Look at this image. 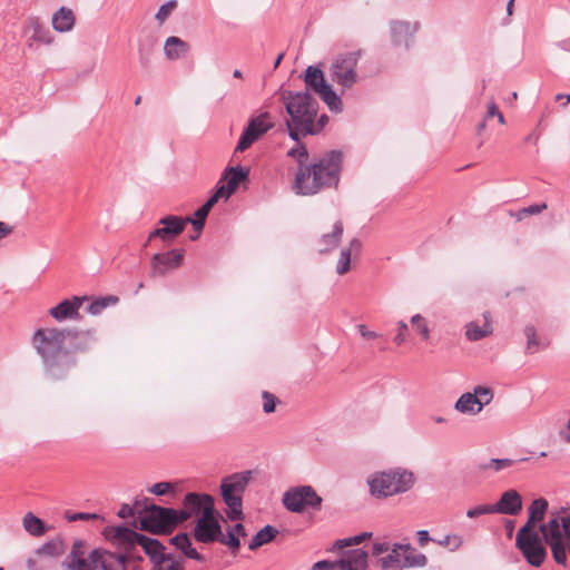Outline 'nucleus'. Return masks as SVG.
I'll return each mask as SVG.
<instances>
[{
    "instance_id": "1",
    "label": "nucleus",
    "mask_w": 570,
    "mask_h": 570,
    "mask_svg": "<svg viewBox=\"0 0 570 570\" xmlns=\"http://www.w3.org/2000/svg\"><path fill=\"white\" fill-rule=\"evenodd\" d=\"M90 337L58 328H39L32 336V346L41 356L43 373L50 381L69 377L77 366L76 354L89 350Z\"/></svg>"
},
{
    "instance_id": "2",
    "label": "nucleus",
    "mask_w": 570,
    "mask_h": 570,
    "mask_svg": "<svg viewBox=\"0 0 570 570\" xmlns=\"http://www.w3.org/2000/svg\"><path fill=\"white\" fill-rule=\"evenodd\" d=\"M342 154L331 151L307 167H298L293 188L296 194L311 196L321 189L337 186Z\"/></svg>"
},
{
    "instance_id": "3",
    "label": "nucleus",
    "mask_w": 570,
    "mask_h": 570,
    "mask_svg": "<svg viewBox=\"0 0 570 570\" xmlns=\"http://www.w3.org/2000/svg\"><path fill=\"white\" fill-rule=\"evenodd\" d=\"M114 544L139 546L150 557V570H184L181 559L164 552V547L155 539L137 533L128 528H110L105 532Z\"/></svg>"
},
{
    "instance_id": "4",
    "label": "nucleus",
    "mask_w": 570,
    "mask_h": 570,
    "mask_svg": "<svg viewBox=\"0 0 570 570\" xmlns=\"http://www.w3.org/2000/svg\"><path fill=\"white\" fill-rule=\"evenodd\" d=\"M414 474L400 468L375 472L367 479L370 493L376 499H385L404 493L414 485Z\"/></svg>"
},
{
    "instance_id": "5",
    "label": "nucleus",
    "mask_w": 570,
    "mask_h": 570,
    "mask_svg": "<svg viewBox=\"0 0 570 570\" xmlns=\"http://www.w3.org/2000/svg\"><path fill=\"white\" fill-rule=\"evenodd\" d=\"M281 100L285 105L286 112L291 118L289 120L298 124L303 129L306 126L316 127L315 119L318 104L307 91L293 92L283 90L281 92Z\"/></svg>"
},
{
    "instance_id": "6",
    "label": "nucleus",
    "mask_w": 570,
    "mask_h": 570,
    "mask_svg": "<svg viewBox=\"0 0 570 570\" xmlns=\"http://www.w3.org/2000/svg\"><path fill=\"white\" fill-rule=\"evenodd\" d=\"M546 543L559 564H566L567 551L570 552V517H553L540 527Z\"/></svg>"
},
{
    "instance_id": "7",
    "label": "nucleus",
    "mask_w": 570,
    "mask_h": 570,
    "mask_svg": "<svg viewBox=\"0 0 570 570\" xmlns=\"http://www.w3.org/2000/svg\"><path fill=\"white\" fill-rule=\"evenodd\" d=\"M362 50L348 51L337 55L330 68L328 73L333 82L344 90H350L358 81L357 63L361 59Z\"/></svg>"
},
{
    "instance_id": "8",
    "label": "nucleus",
    "mask_w": 570,
    "mask_h": 570,
    "mask_svg": "<svg viewBox=\"0 0 570 570\" xmlns=\"http://www.w3.org/2000/svg\"><path fill=\"white\" fill-rule=\"evenodd\" d=\"M252 479V472L245 471L225 478L220 484V492L224 502L228 507L226 511L230 520H239L242 512V495Z\"/></svg>"
},
{
    "instance_id": "9",
    "label": "nucleus",
    "mask_w": 570,
    "mask_h": 570,
    "mask_svg": "<svg viewBox=\"0 0 570 570\" xmlns=\"http://www.w3.org/2000/svg\"><path fill=\"white\" fill-rule=\"evenodd\" d=\"M116 546L122 551L118 553L99 549L91 551L90 559L95 567H100L101 570H138L135 561L136 546H128L127 549L124 544Z\"/></svg>"
},
{
    "instance_id": "10",
    "label": "nucleus",
    "mask_w": 570,
    "mask_h": 570,
    "mask_svg": "<svg viewBox=\"0 0 570 570\" xmlns=\"http://www.w3.org/2000/svg\"><path fill=\"white\" fill-rule=\"evenodd\" d=\"M141 529L154 533L170 532L178 523L177 510L155 504L146 508L139 517Z\"/></svg>"
},
{
    "instance_id": "11",
    "label": "nucleus",
    "mask_w": 570,
    "mask_h": 570,
    "mask_svg": "<svg viewBox=\"0 0 570 570\" xmlns=\"http://www.w3.org/2000/svg\"><path fill=\"white\" fill-rule=\"evenodd\" d=\"M305 83L311 87L327 107L336 112L342 111V100L333 90L332 86L327 83L324 78V72L316 67L309 66L305 71Z\"/></svg>"
},
{
    "instance_id": "12",
    "label": "nucleus",
    "mask_w": 570,
    "mask_h": 570,
    "mask_svg": "<svg viewBox=\"0 0 570 570\" xmlns=\"http://www.w3.org/2000/svg\"><path fill=\"white\" fill-rule=\"evenodd\" d=\"M515 542L531 566L540 567L542 564L547 553L537 530L522 527L517 533Z\"/></svg>"
},
{
    "instance_id": "13",
    "label": "nucleus",
    "mask_w": 570,
    "mask_h": 570,
    "mask_svg": "<svg viewBox=\"0 0 570 570\" xmlns=\"http://www.w3.org/2000/svg\"><path fill=\"white\" fill-rule=\"evenodd\" d=\"M312 570H367V552L360 548L342 551L338 560L317 562Z\"/></svg>"
},
{
    "instance_id": "14",
    "label": "nucleus",
    "mask_w": 570,
    "mask_h": 570,
    "mask_svg": "<svg viewBox=\"0 0 570 570\" xmlns=\"http://www.w3.org/2000/svg\"><path fill=\"white\" fill-rule=\"evenodd\" d=\"M274 122L269 112L264 111L258 116L250 118L247 127L240 135L239 141L236 146V151L243 153L248 149L255 141L263 137L269 129H272Z\"/></svg>"
},
{
    "instance_id": "15",
    "label": "nucleus",
    "mask_w": 570,
    "mask_h": 570,
    "mask_svg": "<svg viewBox=\"0 0 570 570\" xmlns=\"http://www.w3.org/2000/svg\"><path fill=\"white\" fill-rule=\"evenodd\" d=\"M322 499L309 485L293 488L283 497L284 505L293 512H302L305 508H318Z\"/></svg>"
},
{
    "instance_id": "16",
    "label": "nucleus",
    "mask_w": 570,
    "mask_h": 570,
    "mask_svg": "<svg viewBox=\"0 0 570 570\" xmlns=\"http://www.w3.org/2000/svg\"><path fill=\"white\" fill-rule=\"evenodd\" d=\"M411 550L409 544H395L393 548H390L386 556L379 559V562L383 569L404 566H424L426 563V557L424 554H417L411 558L407 554Z\"/></svg>"
},
{
    "instance_id": "17",
    "label": "nucleus",
    "mask_w": 570,
    "mask_h": 570,
    "mask_svg": "<svg viewBox=\"0 0 570 570\" xmlns=\"http://www.w3.org/2000/svg\"><path fill=\"white\" fill-rule=\"evenodd\" d=\"M205 510L206 514L200 515L196 521L194 537L202 543H212L215 541L222 543L223 532L215 512H210V507H207Z\"/></svg>"
},
{
    "instance_id": "18",
    "label": "nucleus",
    "mask_w": 570,
    "mask_h": 570,
    "mask_svg": "<svg viewBox=\"0 0 570 570\" xmlns=\"http://www.w3.org/2000/svg\"><path fill=\"white\" fill-rule=\"evenodd\" d=\"M210 507V512H215L214 500L208 494L188 493L184 498L183 508L177 510L179 523L196 517L206 514V508Z\"/></svg>"
},
{
    "instance_id": "19",
    "label": "nucleus",
    "mask_w": 570,
    "mask_h": 570,
    "mask_svg": "<svg viewBox=\"0 0 570 570\" xmlns=\"http://www.w3.org/2000/svg\"><path fill=\"white\" fill-rule=\"evenodd\" d=\"M184 256L185 252L183 249H173L166 253L155 254L150 259L151 276H165L169 272L177 269L181 266Z\"/></svg>"
},
{
    "instance_id": "20",
    "label": "nucleus",
    "mask_w": 570,
    "mask_h": 570,
    "mask_svg": "<svg viewBox=\"0 0 570 570\" xmlns=\"http://www.w3.org/2000/svg\"><path fill=\"white\" fill-rule=\"evenodd\" d=\"M24 35H30L29 47L33 43L51 45L55 40L50 30L45 26L39 17L30 16L26 19L22 29Z\"/></svg>"
},
{
    "instance_id": "21",
    "label": "nucleus",
    "mask_w": 570,
    "mask_h": 570,
    "mask_svg": "<svg viewBox=\"0 0 570 570\" xmlns=\"http://www.w3.org/2000/svg\"><path fill=\"white\" fill-rule=\"evenodd\" d=\"M159 224L163 225V227L153 230L149 234L148 240H151L155 237H159L164 242L175 239L184 232L187 220L177 216H166L159 220Z\"/></svg>"
},
{
    "instance_id": "22",
    "label": "nucleus",
    "mask_w": 570,
    "mask_h": 570,
    "mask_svg": "<svg viewBox=\"0 0 570 570\" xmlns=\"http://www.w3.org/2000/svg\"><path fill=\"white\" fill-rule=\"evenodd\" d=\"M86 297L73 296L71 299H65L57 306L49 309V314L56 321L61 322L68 318L78 317L79 309Z\"/></svg>"
},
{
    "instance_id": "23",
    "label": "nucleus",
    "mask_w": 570,
    "mask_h": 570,
    "mask_svg": "<svg viewBox=\"0 0 570 570\" xmlns=\"http://www.w3.org/2000/svg\"><path fill=\"white\" fill-rule=\"evenodd\" d=\"M86 544L81 540H77L72 544V549L69 556L68 568L70 570H95L99 567H95L90 559V554L88 558L86 557Z\"/></svg>"
},
{
    "instance_id": "24",
    "label": "nucleus",
    "mask_w": 570,
    "mask_h": 570,
    "mask_svg": "<svg viewBox=\"0 0 570 570\" xmlns=\"http://www.w3.org/2000/svg\"><path fill=\"white\" fill-rule=\"evenodd\" d=\"M493 507L495 512L515 515L522 509V499L518 491L511 489L503 492L498 503Z\"/></svg>"
},
{
    "instance_id": "25",
    "label": "nucleus",
    "mask_w": 570,
    "mask_h": 570,
    "mask_svg": "<svg viewBox=\"0 0 570 570\" xmlns=\"http://www.w3.org/2000/svg\"><path fill=\"white\" fill-rule=\"evenodd\" d=\"M414 33L415 27L409 22L396 21L391 26L392 41L397 47L410 48Z\"/></svg>"
},
{
    "instance_id": "26",
    "label": "nucleus",
    "mask_w": 570,
    "mask_h": 570,
    "mask_svg": "<svg viewBox=\"0 0 570 570\" xmlns=\"http://www.w3.org/2000/svg\"><path fill=\"white\" fill-rule=\"evenodd\" d=\"M189 51L190 45L187 41L180 39L179 37L171 36L165 40L164 53L165 57L170 61H175L186 57L189 53Z\"/></svg>"
},
{
    "instance_id": "27",
    "label": "nucleus",
    "mask_w": 570,
    "mask_h": 570,
    "mask_svg": "<svg viewBox=\"0 0 570 570\" xmlns=\"http://www.w3.org/2000/svg\"><path fill=\"white\" fill-rule=\"evenodd\" d=\"M247 178V171L243 168H230L226 174V185L220 186L215 195L220 198H228L237 188L239 183Z\"/></svg>"
},
{
    "instance_id": "28",
    "label": "nucleus",
    "mask_w": 570,
    "mask_h": 570,
    "mask_svg": "<svg viewBox=\"0 0 570 570\" xmlns=\"http://www.w3.org/2000/svg\"><path fill=\"white\" fill-rule=\"evenodd\" d=\"M492 323L488 313L483 315L482 324L473 321L465 325V336L470 341H479L492 334Z\"/></svg>"
},
{
    "instance_id": "29",
    "label": "nucleus",
    "mask_w": 570,
    "mask_h": 570,
    "mask_svg": "<svg viewBox=\"0 0 570 570\" xmlns=\"http://www.w3.org/2000/svg\"><path fill=\"white\" fill-rule=\"evenodd\" d=\"M76 17L71 9L61 7L52 14L51 24L58 32H68L75 26Z\"/></svg>"
},
{
    "instance_id": "30",
    "label": "nucleus",
    "mask_w": 570,
    "mask_h": 570,
    "mask_svg": "<svg viewBox=\"0 0 570 570\" xmlns=\"http://www.w3.org/2000/svg\"><path fill=\"white\" fill-rule=\"evenodd\" d=\"M218 200L219 198L214 194L199 209L196 210L195 219H191L189 217L184 219L187 220V223H191L194 229L196 230V236H193L191 239H196L198 237L199 233L202 232L205 225V219L207 215Z\"/></svg>"
},
{
    "instance_id": "31",
    "label": "nucleus",
    "mask_w": 570,
    "mask_h": 570,
    "mask_svg": "<svg viewBox=\"0 0 570 570\" xmlns=\"http://www.w3.org/2000/svg\"><path fill=\"white\" fill-rule=\"evenodd\" d=\"M547 509L548 501L546 499H535L529 507V518L523 527H529V530H535L537 523L543 519Z\"/></svg>"
},
{
    "instance_id": "32",
    "label": "nucleus",
    "mask_w": 570,
    "mask_h": 570,
    "mask_svg": "<svg viewBox=\"0 0 570 570\" xmlns=\"http://www.w3.org/2000/svg\"><path fill=\"white\" fill-rule=\"evenodd\" d=\"M455 410L461 413L476 414L481 412V402L472 393L462 394L455 403Z\"/></svg>"
},
{
    "instance_id": "33",
    "label": "nucleus",
    "mask_w": 570,
    "mask_h": 570,
    "mask_svg": "<svg viewBox=\"0 0 570 570\" xmlns=\"http://www.w3.org/2000/svg\"><path fill=\"white\" fill-rule=\"evenodd\" d=\"M170 541L177 549L181 550L186 557L198 561L203 560V557L191 547L190 539L187 534H177L171 538Z\"/></svg>"
},
{
    "instance_id": "34",
    "label": "nucleus",
    "mask_w": 570,
    "mask_h": 570,
    "mask_svg": "<svg viewBox=\"0 0 570 570\" xmlns=\"http://www.w3.org/2000/svg\"><path fill=\"white\" fill-rule=\"evenodd\" d=\"M343 234V225L341 222H336L331 233L324 234L321 239V252H327L336 247L341 240Z\"/></svg>"
},
{
    "instance_id": "35",
    "label": "nucleus",
    "mask_w": 570,
    "mask_h": 570,
    "mask_svg": "<svg viewBox=\"0 0 570 570\" xmlns=\"http://www.w3.org/2000/svg\"><path fill=\"white\" fill-rule=\"evenodd\" d=\"M240 537H246V532L244 525L242 523H237L235 527L227 530V534L223 533L222 543L236 551L240 546Z\"/></svg>"
},
{
    "instance_id": "36",
    "label": "nucleus",
    "mask_w": 570,
    "mask_h": 570,
    "mask_svg": "<svg viewBox=\"0 0 570 570\" xmlns=\"http://www.w3.org/2000/svg\"><path fill=\"white\" fill-rule=\"evenodd\" d=\"M514 464V461L511 459H491L484 462H479L476 464V470L479 472H500L502 470L509 469Z\"/></svg>"
},
{
    "instance_id": "37",
    "label": "nucleus",
    "mask_w": 570,
    "mask_h": 570,
    "mask_svg": "<svg viewBox=\"0 0 570 570\" xmlns=\"http://www.w3.org/2000/svg\"><path fill=\"white\" fill-rule=\"evenodd\" d=\"M37 551L55 562V559L65 552V544L62 540L56 539L42 544Z\"/></svg>"
},
{
    "instance_id": "38",
    "label": "nucleus",
    "mask_w": 570,
    "mask_h": 570,
    "mask_svg": "<svg viewBox=\"0 0 570 570\" xmlns=\"http://www.w3.org/2000/svg\"><path fill=\"white\" fill-rule=\"evenodd\" d=\"M277 533V530L274 529L272 525H266L263 529H261L252 539L249 543V549L255 550L268 542H271Z\"/></svg>"
},
{
    "instance_id": "39",
    "label": "nucleus",
    "mask_w": 570,
    "mask_h": 570,
    "mask_svg": "<svg viewBox=\"0 0 570 570\" xmlns=\"http://www.w3.org/2000/svg\"><path fill=\"white\" fill-rule=\"evenodd\" d=\"M524 335L527 337V353L535 354L547 347V344L542 343L537 336V331L533 325L525 326Z\"/></svg>"
},
{
    "instance_id": "40",
    "label": "nucleus",
    "mask_w": 570,
    "mask_h": 570,
    "mask_svg": "<svg viewBox=\"0 0 570 570\" xmlns=\"http://www.w3.org/2000/svg\"><path fill=\"white\" fill-rule=\"evenodd\" d=\"M23 528L31 535H42L46 532L45 523L42 520L31 512L27 513L23 517Z\"/></svg>"
},
{
    "instance_id": "41",
    "label": "nucleus",
    "mask_w": 570,
    "mask_h": 570,
    "mask_svg": "<svg viewBox=\"0 0 570 570\" xmlns=\"http://www.w3.org/2000/svg\"><path fill=\"white\" fill-rule=\"evenodd\" d=\"M26 564L29 570H50L53 562L36 550Z\"/></svg>"
},
{
    "instance_id": "42",
    "label": "nucleus",
    "mask_w": 570,
    "mask_h": 570,
    "mask_svg": "<svg viewBox=\"0 0 570 570\" xmlns=\"http://www.w3.org/2000/svg\"><path fill=\"white\" fill-rule=\"evenodd\" d=\"M286 126L288 128L289 137L295 141H298L301 136L315 135L320 131V127L317 128L306 126V128L303 129L298 124H294L292 120H287Z\"/></svg>"
},
{
    "instance_id": "43",
    "label": "nucleus",
    "mask_w": 570,
    "mask_h": 570,
    "mask_svg": "<svg viewBox=\"0 0 570 570\" xmlns=\"http://www.w3.org/2000/svg\"><path fill=\"white\" fill-rule=\"evenodd\" d=\"M411 323L423 341L430 340V327L428 320L421 314H415L411 318Z\"/></svg>"
},
{
    "instance_id": "44",
    "label": "nucleus",
    "mask_w": 570,
    "mask_h": 570,
    "mask_svg": "<svg viewBox=\"0 0 570 570\" xmlns=\"http://www.w3.org/2000/svg\"><path fill=\"white\" fill-rule=\"evenodd\" d=\"M287 156L292 157L298 164V167H307L308 151L302 144H297L287 151Z\"/></svg>"
},
{
    "instance_id": "45",
    "label": "nucleus",
    "mask_w": 570,
    "mask_h": 570,
    "mask_svg": "<svg viewBox=\"0 0 570 570\" xmlns=\"http://www.w3.org/2000/svg\"><path fill=\"white\" fill-rule=\"evenodd\" d=\"M547 209V204H534L529 207H524L517 213H510L512 217H514L518 222H521L527 216L538 215Z\"/></svg>"
},
{
    "instance_id": "46",
    "label": "nucleus",
    "mask_w": 570,
    "mask_h": 570,
    "mask_svg": "<svg viewBox=\"0 0 570 570\" xmlns=\"http://www.w3.org/2000/svg\"><path fill=\"white\" fill-rule=\"evenodd\" d=\"M118 298L116 296H107L99 299L94 301L87 308L88 313L91 315H98L102 309H105L110 304H116Z\"/></svg>"
},
{
    "instance_id": "47",
    "label": "nucleus",
    "mask_w": 570,
    "mask_h": 570,
    "mask_svg": "<svg viewBox=\"0 0 570 570\" xmlns=\"http://www.w3.org/2000/svg\"><path fill=\"white\" fill-rule=\"evenodd\" d=\"M372 537L371 532H363L361 534H357L355 537L341 539L335 542V548L338 550H343L344 548L357 546L365 541L366 539H370Z\"/></svg>"
},
{
    "instance_id": "48",
    "label": "nucleus",
    "mask_w": 570,
    "mask_h": 570,
    "mask_svg": "<svg viewBox=\"0 0 570 570\" xmlns=\"http://www.w3.org/2000/svg\"><path fill=\"white\" fill-rule=\"evenodd\" d=\"M177 8V1L170 0L163 4L155 14V19L159 26H163L165 21L171 16L174 10Z\"/></svg>"
},
{
    "instance_id": "49",
    "label": "nucleus",
    "mask_w": 570,
    "mask_h": 570,
    "mask_svg": "<svg viewBox=\"0 0 570 570\" xmlns=\"http://www.w3.org/2000/svg\"><path fill=\"white\" fill-rule=\"evenodd\" d=\"M351 249H342L336 265L338 275L346 274L351 268Z\"/></svg>"
},
{
    "instance_id": "50",
    "label": "nucleus",
    "mask_w": 570,
    "mask_h": 570,
    "mask_svg": "<svg viewBox=\"0 0 570 570\" xmlns=\"http://www.w3.org/2000/svg\"><path fill=\"white\" fill-rule=\"evenodd\" d=\"M472 394H474V397H476L478 401L481 402V410L483 409L484 405L489 404L493 399L492 390L484 386H476Z\"/></svg>"
},
{
    "instance_id": "51",
    "label": "nucleus",
    "mask_w": 570,
    "mask_h": 570,
    "mask_svg": "<svg viewBox=\"0 0 570 570\" xmlns=\"http://www.w3.org/2000/svg\"><path fill=\"white\" fill-rule=\"evenodd\" d=\"M438 543L444 548H449L451 551L459 549L462 544V539L458 534L445 535L439 540Z\"/></svg>"
},
{
    "instance_id": "52",
    "label": "nucleus",
    "mask_w": 570,
    "mask_h": 570,
    "mask_svg": "<svg viewBox=\"0 0 570 570\" xmlns=\"http://www.w3.org/2000/svg\"><path fill=\"white\" fill-rule=\"evenodd\" d=\"M262 399H263V411L267 414L273 413L275 411L277 397L274 394H272L267 391H264L262 393Z\"/></svg>"
},
{
    "instance_id": "53",
    "label": "nucleus",
    "mask_w": 570,
    "mask_h": 570,
    "mask_svg": "<svg viewBox=\"0 0 570 570\" xmlns=\"http://www.w3.org/2000/svg\"><path fill=\"white\" fill-rule=\"evenodd\" d=\"M174 490V484L170 482H158L151 485L148 491L156 495H164Z\"/></svg>"
},
{
    "instance_id": "54",
    "label": "nucleus",
    "mask_w": 570,
    "mask_h": 570,
    "mask_svg": "<svg viewBox=\"0 0 570 570\" xmlns=\"http://www.w3.org/2000/svg\"><path fill=\"white\" fill-rule=\"evenodd\" d=\"M66 519L69 521V522H73V521H89V520H96L98 519L99 517L95 513H83V512H78V513H71L69 511L66 512L65 514Z\"/></svg>"
},
{
    "instance_id": "55",
    "label": "nucleus",
    "mask_w": 570,
    "mask_h": 570,
    "mask_svg": "<svg viewBox=\"0 0 570 570\" xmlns=\"http://www.w3.org/2000/svg\"><path fill=\"white\" fill-rule=\"evenodd\" d=\"M494 512H495V509L493 505L484 504V505H479V507L468 510L466 515L469 518H476L482 514L494 513Z\"/></svg>"
},
{
    "instance_id": "56",
    "label": "nucleus",
    "mask_w": 570,
    "mask_h": 570,
    "mask_svg": "<svg viewBox=\"0 0 570 570\" xmlns=\"http://www.w3.org/2000/svg\"><path fill=\"white\" fill-rule=\"evenodd\" d=\"M406 331H407V324L403 321H400L397 323V334L394 337V342L396 345L400 346L406 341V337H405Z\"/></svg>"
},
{
    "instance_id": "57",
    "label": "nucleus",
    "mask_w": 570,
    "mask_h": 570,
    "mask_svg": "<svg viewBox=\"0 0 570 570\" xmlns=\"http://www.w3.org/2000/svg\"><path fill=\"white\" fill-rule=\"evenodd\" d=\"M390 544L385 541H377L373 543L372 554L373 556H381L390 551Z\"/></svg>"
},
{
    "instance_id": "58",
    "label": "nucleus",
    "mask_w": 570,
    "mask_h": 570,
    "mask_svg": "<svg viewBox=\"0 0 570 570\" xmlns=\"http://www.w3.org/2000/svg\"><path fill=\"white\" fill-rule=\"evenodd\" d=\"M357 330L365 340H375L380 336L376 332L370 331L364 324L357 325Z\"/></svg>"
},
{
    "instance_id": "59",
    "label": "nucleus",
    "mask_w": 570,
    "mask_h": 570,
    "mask_svg": "<svg viewBox=\"0 0 570 570\" xmlns=\"http://www.w3.org/2000/svg\"><path fill=\"white\" fill-rule=\"evenodd\" d=\"M499 112H500V110H499L497 104L494 102L493 99H491L487 105V114H485L484 118L488 120L492 117H495Z\"/></svg>"
},
{
    "instance_id": "60",
    "label": "nucleus",
    "mask_w": 570,
    "mask_h": 570,
    "mask_svg": "<svg viewBox=\"0 0 570 570\" xmlns=\"http://www.w3.org/2000/svg\"><path fill=\"white\" fill-rule=\"evenodd\" d=\"M13 227L4 222H0V239L11 235Z\"/></svg>"
},
{
    "instance_id": "61",
    "label": "nucleus",
    "mask_w": 570,
    "mask_h": 570,
    "mask_svg": "<svg viewBox=\"0 0 570 570\" xmlns=\"http://www.w3.org/2000/svg\"><path fill=\"white\" fill-rule=\"evenodd\" d=\"M419 543L421 547L425 546L430 541V535L426 530H421L417 532Z\"/></svg>"
},
{
    "instance_id": "62",
    "label": "nucleus",
    "mask_w": 570,
    "mask_h": 570,
    "mask_svg": "<svg viewBox=\"0 0 570 570\" xmlns=\"http://www.w3.org/2000/svg\"><path fill=\"white\" fill-rule=\"evenodd\" d=\"M361 248V242L356 238L352 239L348 244V247H346L345 249H351V253L355 252L357 253Z\"/></svg>"
},
{
    "instance_id": "63",
    "label": "nucleus",
    "mask_w": 570,
    "mask_h": 570,
    "mask_svg": "<svg viewBox=\"0 0 570 570\" xmlns=\"http://www.w3.org/2000/svg\"><path fill=\"white\" fill-rule=\"evenodd\" d=\"M560 435L564 442L570 444V419L567 424V429L564 431H561Z\"/></svg>"
},
{
    "instance_id": "64",
    "label": "nucleus",
    "mask_w": 570,
    "mask_h": 570,
    "mask_svg": "<svg viewBox=\"0 0 570 570\" xmlns=\"http://www.w3.org/2000/svg\"><path fill=\"white\" fill-rule=\"evenodd\" d=\"M132 514V509L129 507V505H124L120 510H119V515L121 518H125L127 515H130Z\"/></svg>"
}]
</instances>
